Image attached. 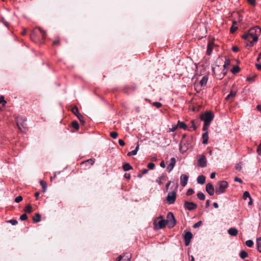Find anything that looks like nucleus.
Instances as JSON below:
<instances>
[{
  "label": "nucleus",
  "instance_id": "1",
  "mask_svg": "<svg viewBox=\"0 0 261 261\" xmlns=\"http://www.w3.org/2000/svg\"><path fill=\"white\" fill-rule=\"evenodd\" d=\"M261 34V29L258 27L250 29L247 33H245L242 36V38L244 39L246 43V47H252L257 41L258 36Z\"/></svg>",
  "mask_w": 261,
  "mask_h": 261
},
{
  "label": "nucleus",
  "instance_id": "2",
  "mask_svg": "<svg viewBox=\"0 0 261 261\" xmlns=\"http://www.w3.org/2000/svg\"><path fill=\"white\" fill-rule=\"evenodd\" d=\"M214 117V113L211 111H206L204 113L201 114L200 118L204 121L202 130L206 131L208 130L211 121Z\"/></svg>",
  "mask_w": 261,
  "mask_h": 261
},
{
  "label": "nucleus",
  "instance_id": "3",
  "mask_svg": "<svg viewBox=\"0 0 261 261\" xmlns=\"http://www.w3.org/2000/svg\"><path fill=\"white\" fill-rule=\"evenodd\" d=\"M193 141L192 136H187L186 135L182 136V139L180 143V150L184 151H186L191 147V143Z\"/></svg>",
  "mask_w": 261,
  "mask_h": 261
},
{
  "label": "nucleus",
  "instance_id": "4",
  "mask_svg": "<svg viewBox=\"0 0 261 261\" xmlns=\"http://www.w3.org/2000/svg\"><path fill=\"white\" fill-rule=\"evenodd\" d=\"M228 186V184L226 181L222 180L218 181L216 185L215 188L216 194L220 195L223 193Z\"/></svg>",
  "mask_w": 261,
  "mask_h": 261
},
{
  "label": "nucleus",
  "instance_id": "5",
  "mask_svg": "<svg viewBox=\"0 0 261 261\" xmlns=\"http://www.w3.org/2000/svg\"><path fill=\"white\" fill-rule=\"evenodd\" d=\"M26 120L27 118L23 117H19L16 120L17 126L18 129L21 132L25 131L27 128V124L25 123Z\"/></svg>",
  "mask_w": 261,
  "mask_h": 261
},
{
  "label": "nucleus",
  "instance_id": "6",
  "mask_svg": "<svg viewBox=\"0 0 261 261\" xmlns=\"http://www.w3.org/2000/svg\"><path fill=\"white\" fill-rule=\"evenodd\" d=\"M154 224L155 225L157 229H161L166 226L167 222L166 221L163 219V217L161 216L155 219Z\"/></svg>",
  "mask_w": 261,
  "mask_h": 261
},
{
  "label": "nucleus",
  "instance_id": "7",
  "mask_svg": "<svg viewBox=\"0 0 261 261\" xmlns=\"http://www.w3.org/2000/svg\"><path fill=\"white\" fill-rule=\"evenodd\" d=\"M167 220H166L169 228L173 227L176 224V220L172 213L169 212L167 216Z\"/></svg>",
  "mask_w": 261,
  "mask_h": 261
},
{
  "label": "nucleus",
  "instance_id": "8",
  "mask_svg": "<svg viewBox=\"0 0 261 261\" xmlns=\"http://www.w3.org/2000/svg\"><path fill=\"white\" fill-rule=\"evenodd\" d=\"M198 166L200 167H205L207 165V160L204 154H199L197 155Z\"/></svg>",
  "mask_w": 261,
  "mask_h": 261
},
{
  "label": "nucleus",
  "instance_id": "9",
  "mask_svg": "<svg viewBox=\"0 0 261 261\" xmlns=\"http://www.w3.org/2000/svg\"><path fill=\"white\" fill-rule=\"evenodd\" d=\"M176 197V193L175 191H172L168 193L166 200L169 204H173L175 202Z\"/></svg>",
  "mask_w": 261,
  "mask_h": 261
},
{
  "label": "nucleus",
  "instance_id": "10",
  "mask_svg": "<svg viewBox=\"0 0 261 261\" xmlns=\"http://www.w3.org/2000/svg\"><path fill=\"white\" fill-rule=\"evenodd\" d=\"M184 206L186 210L188 211H193L197 208V205L196 203L193 202H189L188 201H185L184 203Z\"/></svg>",
  "mask_w": 261,
  "mask_h": 261
},
{
  "label": "nucleus",
  "instance_id": "11",
  "mask_svg": "<svg viewBox=\"0 0 261 261\" xmlns=\"http://www.w3.org/2000/svg\"><path fill=\"white\" fill-rule=\"evenodd\" d=\"M205 190L210 196H213L214 194L215 189L212 183H208L205 187Z\"/></svg>",
  "mask_w": 261,
  "mask_h": 261
},
{
  "label": "nucleus",
  "instance_id": "12",
  "mask_svg": "<svg viewBox=\"0 0 261 261\" xmlns=\"http://www.w3.org/2000/svg\"><path fill=\"white\" fill-rule=\"evenodd\" d=\"M193 237L192 233L190 231H187L186 232L184 236V240L185 242V245L188 246L191 242V240Z\"/></svg>",
  "mask_w": 261,
  "mask_h": 261
},
{
  "label": "nucleus",
  "instance_id": "13",
  "mask_svg": "<svg viewBox=\"0 0 261 261\" xmlns=\"http://www.w3.org/2000/svg\"><path fill=\"white\" fill-rule=\"evenodd\" d=\"M176 163V160L174 158H172L170 159V163L168 165L167 167V170L168 171V172H170L173 169Z\"/></svg>",
  "mask_w": 261,
  "mask_h": 261
},
{
  "label": "nucleus",
  "instance_id": "14",
  "mask_svg": "<svg viewBox=\"0 0 261 261\" xmlns=\"http://www.w3.org/2000/svg\"><path fill=\"white\" fill-rule=\"evenodd\" d=\"M214 46V42L213 40L210 41L207 46L206 54L210 55Z\"/></svg>",
  "mask_w": 261,
  "mask_h": 261
},
{
  "label": "nucleus",
  "instance_id": "15",
  "mask_svg": "<svg viewBox=\"0 0 261 261\" xmlns=\"http://www.w3.org/2000/svg\"><path fill=\"white\" fill-rule=\"evenodd\" d=\"M188 180V176L186 174H182L180 176V185L185 187L187 184Z\"/></svg>",
  "mask_w": 261,
  "mask_h": 261
},
{
  "label": "nucleus",
  "instance_id": "16",
  "mask_svg": "<svg viewBox=\"0 0 261 261\" xmlns=\"http://www.w3.org/2000/svg\"><path fill=\"white\" fill-rule=\"evenodd\" d=\"M205 133L202 134V143L206 144L208 140V133L207 130L204 131Z\"/></svg>",
  "mask_w": 261,
  "mask_h": 261
},
{
  "label": "nucleus",
  "instance_id": "17",
  "mask_svg": "<svg viewBox=\"0 0 261 261\" xmlns=\"http://www.w3.org/2000/svg\"><path fill=\"white\" fill-rule=\"evenodd\" d=\"M236 91L231 90L230 93L226 97L225 99L226 100H232L233 98L236 95Z\"/></svg>",
  "mask_w": 261,
  "mask_h": 261
},
{
  "label": "nucleus",
  "instance_id": "18",
  "mask_svg": "<svg viewBox=\"0 0 261 261\" xmlns=\"http://www.w3.org/2000/svg\"><path fill=\"white\" fill-rule=\"evenodd\" d=\"M167 176L164 174H162L160 177L156 179V182L160 185L163 184V181L166 180Z\"/></svg>",
  "mask_w": 261,
  "mask_h": 261
},
{
  "label": "nucleus",
  "instance_id": "19",
  "mask_svg": "<svg viewBox=\"0 0 261 261\" xmlns=\"http://www.w3.org/2000/svg\"><path fill=\"white\" fill-rule=\"evenodd\" d=\"M228 233L232 236H236L238 233V230L235 228H230L228 230Z\"/></svg>",
  "mask_w": 261,
  "mask_h": 261
},
{
  "label": "nucleus",
  "instance_id": "20",
  "mask_svg": "<svg viewBox=\"0 0 261 261\" xmlns=\"http://www.w3.org/2000/svg\"><path fill=\"white\" fill-rule=\"evenodd\" d=\"M139 149V143L138 142L135 149L132 151L128 152L127 155L131 156V155H134L137 154Z\"/></svg>",
  "mask_w": 261,
  "mask_h": 261
},
{
  "label": "nucleus",
  "instance_id": "21",
  "mask_svg": "<svg viewBox=\"0 0 261 261\" xmlns=\"http://www.w3.org/2000/svg\"><path fill=\"white\" fill-rule=\"evenodd\" d=\"M197 182L200 184H204L205 182V177L203 175H200L197 177Z\"/></svg>",
  "mask_w": 261,
  "mask_h": 261
},
{
  "label": "nucleus",
  "instance_id": "22",
  "mask_svg": "<svg viewBox=\"0 0 261 261\" xmlns=\"http://www.w3.org/2000/svg\"><path fill=\"white\" fill-rule=\"evenodd\" d=\"M177 127H179L180 128H182L184 129H186L187 128V126L185 124V122L180 121H178L177 122V125H176Z\"/></svg>",
  "mask_w": 261,
  "mask_h": 261
},
{
  "label": "nucleus",
  "instance_id": "23",
  "mask_svg": "<svg viewBox=\"0 0 261 261\" xmlns=\"http://www.w3.org/2000/svg\"><path fill=\"white\" fill-rule=\"evenodd\" d=\"M208 80V77L206 76H204L200 80L199 84L201 86H205Z\"/></svg>",
  "mask_w": 261,
  "mask_h": 261
},
{
  "label": "nucleus",
  "instance_id": "24",
  "mask_svg": "<svg viewBox=\"0 0 261 261\" xmlns=\"http://www.w3.org/2000/svg\"><path fill=\"white\" fill-rule=\"evenodd\" d=\"M33 221L34 223L39 222L41 221V215L37 213L33 218Z\"/></svg>",
  "mask_w": 261,
  "mask_h": 261
},
{
  "label": "nucleus",
  "instance_id": "25",
  "mask_svg": "<svg viewBox=\"0 0 261 261\" xmlns=\"http://www.w3.org/2000/svg\"><path fill=\"white\" fill-rule=\"evenodd\" d=\"M122 168L125 171H129V170L133 169V167L131 166V165L127 163L124 164Z\"/></svg>",
  "mask_w": 261,
  "mask_h": 261
},
{
  "label": "nucleus",
  "instance_id": "26",
  "mask_svg": "<svg viewBox=\"0 0 261 261\" xmlns=\"http://www.w3.org/2000/svg\"><path fill=\"white\" fill-rule=\"evenodd\" d=\"M256 245L257 250L261 253V237H259L256 240Z\"/></svg>",
  "mask_w": 261,
  "mask_h": 261
},
{
  "label": "nucleus",
  "instance_id": "27",
  "mask_svg": "<svg viewBox=\"0 0 261 261\" xmlns=\"http://www.w3.org/2000/svg\"><path fill=\"white\" fill-rule=\"evenodd\" d=\"M24 211L25 212V213H31L32 212V206L31 205V204H28L27 205L24 209Z\"/></svg>",
  "mask_w": 261,
  "mask_h": 261
},
{
  "label": "nucleus",
  "instance_id": "28",
  "mask_svg": "<svg viewBox=\"0 0 261 261\" xmlns=\"http://www.w3.org/2000/svg\"><path fill=\"white\" fill-rule=\"evenodd\" d=\"M40 185L42 186V189H43L42 192L43 193L45 192L46 190V189H47L46 183L45 182H44L43 180H40Z\"/></svg>",
  "mask_w": 261,
  "mask_h": 261
},
{
  "label": "nucleus",
  "instance_id": "29",
  "mask_svg": "<svg viewBox=\"0 0 261 261\" xmlns=\"http://www.w3.org/2000/svg\"><path fill=\"white\" fill-rule=\"evenodd\" d=\"M71 112L76 116H77L78 114H80L79 112L78 108L76 106H74L72 109Z\"/></svg>",
  "mask_w": 261,
  "mask_h": 261
},
{
  "label": "nucleus",
  "instance_id": "30",
  "mask_svg": "<svg viewBox=\"0 0 261 261\" xmlns=\"http://www.w3.org/2000/svg\"><path fill=\"white\" fill-rule=\"evenodd\" d=\"M256 77V75H249L247 77V81L250 83H252L254 81Z\"/></svg>",
  "mask_w": 261,
  "mask_h": 261
},
{
  "label": "nucleus",
  "instance_id": "31",
  "mask_svg": "<svg viewBox=\"0 0 261 261\" xmlns=\"http://www.w3.org/2000/svg\"><path fill=\"white\" fill-rule=\"evenodd\" d=\"M197 197L201 200H204L205 199V195L204 194L201 192H199L197 194Z\"/></svg>",
  "mask_w": 261,
  "mask_h": 261
},
{
  "label": "nucleus",
  "instance_id": "32",
  "mask_svg": "<svg viewBox=\"0 0 261 261\" xmlns=\"http://www.w3.org/2000/svg\"><path fill=\"white\" fill-rule=\"evenodd\" d=\"M240 256L242 259H245L248 256V253L244 250L241 251Z\"/></svg>",
  "mask_w": 261,
  "mask_h": 261
},
{
  "label": "nucleus",
  "instance_id": "33",
  "mask_svg": "<svg viewBox=\"0 0 261 261\" xmlns=\"http://www.w3.org/2000/svg\"><path fill=\"white\" fill-rule=\"evenodd\" d=\"M240 67L239 66H235L231 69V72L233 74H236V73L239 72L240 71Z\"/></svg>",
  "mask_w": 261,
  "mask_h": 261
},
{
  "label": "nucleus",
  "instance_id": "34",
  "mask_svg": "<svg viewBox=\"0 0 261 261\" xmlns=\"http://www.w3.org/2000/svg\"><path fill=\"white\" fill-rule=\"evenodd\" d=\"M72 126L76 130L79 129V125L77 121L74 120L72 122Z\"/></svg>",
  "mask_w": 261,
  "mask_h": 261
},
{
  "label": "nucleus",
  "instance_id": "35",
  "mask_svg": "<svg viewBox=\"0 0 261 261\" xmlns=\"http://www.w3.org/2000/svg\"><path fill=\"white\" fill-rule=\"evenodd\" d=\"M148 172V170L146 169H144L141 171V172L140 173H139L138 174V177L139 178H141L143 174H145L147 173Z\"/></svg>",
  "mask_w": 261,
  "mask_h": 261
},
{
  "label": "nucleus",
  "instance_id": "36",
  "mask_svg": "<svg viewBox=\"0 0 261 261\" xmlns=\"http://www.w3.org/2000/svg\"><path fill=\"white\" fill-rule=\"evenodd\" d=\"M79 120H80V122L82 124V125H84L85 123V122L84 120V117L80 114H78L77 116H76Z\"/></svg>",
  "mask_w": 261,
  "mask_h": 261
},
{
  "label": "nucleus",
  "instance_id": "37",
  "mask_svg": "<svg viewBox=\"0 0 261 261\" xmlns=\"http://www.w3.org/2000/svg\"><path fill=\"white\" fill-rule=\"evenodd\" d=\"M243 197L244 199L246 200L247 198H250V197H251V196L248 192L245 191L243 194Z\"/></svg>",
  "mask_w": 261,
  "mask_h": 261
},
{
  "label": "nucleus",
  "instance_id": "38",
  "mask_svg": "<svg viewBox=\"0 0 261 261\" xmlns=\"http://www.w3.org/2000/svg\"><path fill=\"white\" fill-rule=\"evenodd\" d=\"M253 242L251 240H247L246 242V246H247L249 247H251L253 245Z\"/></svg>",
  "mask_w": 261,
  "mask_h": 261
},
{
  "label": "nucleus",
  "instance_id": "39",
  "mask_svg": "<svg viewBox=\"0 0 261 261\" xmlns=\"http://www.w3.org/2000/svg\"><path fill=\"white\" fill-rule=\"evenodd\" d=\"M0 103L2 104L3 106H5L6 103V101L5 100L4 96L3 95L0 96Z\"/></svg>",
  "mask_w": 261,
  "mask_h": 261
},
{
  "label": "nucleus",
  "instance_id": "40",
  "mask_svg": "<svg viewBox=\"0 0 261 261\" xmlns=\"http://www.w3.org/2000/svg\"><path fill=\"white\" fill-rule=\"evenodd\" d=\"M38 30L40 32V33L41 34L42 38L43 39H45V37H46V33L43 30H42L40 28H38Z\"/></svg>",
  "mask_w": 261,
  "mask_h": 261
},
{
  "label": "nucleus",
  "instance_id": "41",
  "mask_svg": "<svg viewBox=\"0 0 261 261\" xmlns=\"http://www.w3.org/2000/svg\"><path fill=\"white\" fill-rule=\"evenodd\" d=\"M28 217L26 214H23L21 215L20 217V219L21 221L27 220L28 219Z\"/></svg>",
  "mask_w": 261,
  "mask_h": 261
},
{
  "label": "nucleus",
  "instance_id": "42",
  "mask_svg": "<svg viewBox=\"0 0 261 261\" xmlns=\"http://www.w3.org/2000/svg\"><path fill=\"white\" fill-rule=\"evenodd\" d=\"M230 65V61L228 60H226L225 63L223 65L224 70H225Z\"/></svg>",
  "mask_w": 261,
  "mask_h": 261
},
{
  "label": "nucleus",
  "instance_id": "43",
  "mask_svg": "<svg viewBox=\"0 0 261 261\" xmlns=\"http://www.w3.org/2000/svg\"><path fill=\"white\" fill-rule=\"evenodd\" d=\"M110 136L113 139H116L118 136V134L115 132H112L110 133Z\"/></svg>",
  "mask_w": 261,
  "mask_h": 261
},
{
  "label": "nucleus",
  "instance_id": "44",
  "mask_svg": "<svg viewBox=\"0 0 261 261\" xmlns=\"http://www.w3.org/2000/svg\"><path fill=\"white\" fill-rule=\"evenodd\" d=\"M94 160L91 159H89V160H87L86 162H83L82 164L89 163L91 165H92L94 164Z\"/></svg>",
  "mask_w": 261,
  "mask_h": 261
},
{
  "label": "nucleus",
  "instance_id": "45",
  "mask_svg": "<svg viewBox=\"0 0 261 261\" xmlns=\"http://www.w3.org/2000/svg\"><path fill=\"white\" fill-rule=\"evenodd\" d=\"M238 29V27L236 25H232L230 28V32L231 33H233Z\"/></svg>",
  "mask_w": 261,
  "mask_h": 261
},
{
  "label": "nucleus",
  "instance_id": "46",
  "mask_svg": "<svg viewBox=\"0 0 261 261\" xmlns=\"http://www.w3.org/2000/svg\"><path fill=\"white\" fill-rule=\"evenodd\" d=\"M201 224H202V221H199L198 222H197L196 223H195V224H194L193 226V227L194 228L199 227V226H200L201 225Z\"/></svg>",
  "mask_w": 261,
  "mask_h": 261
},
{
  "label": "nucleus",
  "instance_id": "47",
  "mask_svg": "<svg viewBox=\"0 0 261 261\" xmlns=\"http://www.w3.org/2000/svg\"><path fill=\"white\" fill-rule=\"evenodd\" d=\"M194 193V191L192 189H189L187 192L186 195L187 196H190Z\"/></svg>",
  "mask_w": 261,
  "mask_h": 261
},
{
  "label": "nucleus",
  "instance_id": "48",
  "mask_svg": "<svg viewBox=\"0 0 261 261\" xmlns=\"http://www.w3.org/2000/svg\"><path fill=\"white\" fill-rule=\"evenodd\" d=\"M23 198L21 196H18L15 199V201L17 203H19L22 200Z\"/></svg>",
  "mask_w": 261,
  "mask_h": 261
},
{
  "label": "nucleus",
  "instance_id": "49",
  "mask_svg": "<svg viewBox=\"0 0 261 261\" xmlns=\"http://www.w3.org/2000/svg\"><path fill=\"white\" fill-rule=\"evenodd\" d=\"M8 222L11 223L13 225H16L18 223L17 221L15 219H11L8 221Z\"/></svg>",
  "mask_w": 261,
  "mask_h": 261
},
{
  "label": "nucleus",
  "instance_id": "50",
  "mask_svg": "<svg viewBox=\"0 0 261 261\" xmlns=\"http://www.w3.org/2000/svg\"><path fill=\"white\" fill-rule=\"evenodd\" d=\"M258 154L260 156H261V142L259 144V145L257 146V150H256Z\"/></svg>",
  "mask_w": 261,
  "mask_h": 261
},
{
  "label": "nucleus",
  "instance_id": "51",
  "mask_svg": "<svg viewBox=\"0 0 261 261\" xmlns=\"http://www.w3.org/2000/svg\"><path fill=\"white\" fill-rule=\"evenodd\" d=\"M155 167V164L153 163H150L148 164L147 165V167L149 169H153Z\"/></svg>",
  "mask_w": 261,
  "mask_h": 261
},
{
  "label": "nucleus",
  "instance_id": "52",
  "mask_svg": "<svg viewBox=\"0 0 261 261\" xmlns=\"http://www.w3.org/2000/svg\"><path fill=\"white\" fill-rule=\"evenodd\" d=\"M153 105L158 108H161L162 106V103L159 102H155Z\"/></svg>",
  "mask_w": 261,
  "mask_h": 261
},
{
  "label": "nucleus",
  "instance_id": "53",
  "mask_svg": "<svg viewBox=\"0 0 261 261\" xmlns=\"http://www.w3.org/2000/svg\"><path fill=\"white\" fill-rule=\"evenodd\" d=\"M235 168L236 170H237L238 171H240L242 169V166H241V164L239 163V164H237L235 167Z\"/></svg>",
  "mask_w": 261,
  "mask_h": 261
},
{
  "label": "nucleus",
  "instance_id": "54",
  "mask_svg": "<svg viewBox=\"0 0 261 261\" xmlns=\"http://www.w3.org/2000/svg\"><path fill=\"white\" fill-rule=\"evenodd\" d=\"M124 255L123 254L120 255L116 259V261H121L122 258L124 257Z\"/></svg>",
  "mask_w": 261,
  "mask_h": 261
},
{
  "label": "nucleus",
  "instance_id": "55",
  "mask_svg": "<svg viewBox=\"0 0 261 261\" xmlns=\"http://www.w3.org/2000/svg\"><path fill=\"white\" fill-rule=\"evenodd\" d=\"M118 142L119 145L121 146H123L125 145V142L122 139H119Z\"/></svg>",
  "mask_w": 261,
  "mask_h": 261
},
{
  "label": "nucleus",
  "instance_id": "56",
  "mask_svg": "<svg viewBox=\"0 0 261 261\" xmlns=\"http://www.w3.org/2000/svg\"><path fill=\"white\" fill-rule=\"evenodd\" d=\"M234 181H238V182H239L241 184H242L243 183V181L241 179L238 178V177H236L234 178Z\"/></svg>",
  "mask_w": 261,
  "mask_h": 261
},
{
  "label": "nucleus",
  "instance_id": "57",
  "mask_svg": "<svg viewBox=\"0 0 261 261\" xmlns=\"http://www.w3.org/2000/svg\"><path fill=\"white\" fill-rule=\"evenodd\" d=\"M233 51L238 52L239 50V48L237 46H233L232 48Z\"/></svg>",
  "mask_w": 261,
  "mask_h": 261
},
{
  "label": "nucleus",
  "instance_id": "58",
  "mask_svg": "<svg viewBox=\"0 0 261 261\" xmlns=\"http://www.w3.org/2000/svg\"><path fill=\"white\" fill-rule=\"evenodd\" d=\"M177 128V126H174V127H172V128H170L169 132H174L175 130H176Z\"/></svg>",
  "mask_w": 261,
  "mask_h": 261
},
{
  "label": "nucleus",
  "instance_id": "59",
  "mask_svg": "<svg viewBox=\"0 0 261 261\" xmlns=\"http://www.w3.org/2000/svg\"><path fill=\"white\" fill-rule=\"evenodd\" d=\"M124 176L125 178L128 179H129L130 178V175L129 173H125Z\"/></svg>",
  "mask_w": 261,
  "mask_h": 261
},
{
  "label": "nucleus",
  "instance_id": "60",
  "mask_svg": "<svg viewBox=\"0 0 261 261\" xmlns=\"http://www.w3.org/2000/svg\"><path fill=\"white\" fill-rule=\"evenodd\" d=\"M210 200H207L205 203V207L206 208H208L210 206Z\"/></svg>",
  "mask_w": 261,
  "mask_h": 261
},
{
  "label": "nucleus",
  "instance_id": "61",
  "mask_svg": "<svg viewBox=\"0 0 261 261\" xmlns=\"http://www.w3.org/2000/svg\"><path fill=\"white\" fill-rule=\"evenodd\" d=\"M53 44L54 45H59L60 44V41L58 40H54L53 41Z\"/></svg>",
  "mask_w": 261,
  "mask_h": 261
},
{
  "label": "nucleus",
  "instance_id": "62",
  "mask_svg": "<svg viewBox=\"0 0 261 261\" xmlns=\"http://www.w3.org/2000/svg\"><path fill=\"white\" fill-rule=\"evenodd\" d=\"M216 176V173L215 172H212L210 175V177L211 178H214Z\"/></svg>",
  "mask_w": 261,
  "mask_h": 261
},
{
  "label": "nucleus",
  "instance_id": "63",
  "mask_svg": "<svg viewBox=\"0 0 261 261\" xmlns=\"http://www.w3.org/2000/svg\"><path fill=\"white\" fill-rule=\"evenodd\" d=\"M160 166L162 168H165V164L164 163V161H162L161 163H160Z\"/></svg>",
  "mask_w": 261,
  "mask_h": 261
},
{
  "label": "nucleus",
  "instance_id": "64",
  "mask_svg": "<svg viewBox=\"0 0 261 261\" xmlns=\"http://www.w3.org/2000/svg\"><path fill=\"white\" fill-rule=\"evenodd\" d=\"M256 67L258 70H261V65L260 64H256Z\"/></svg>",
  "mask_w": 261,
  "mask_h": 261
}]
</instances>
